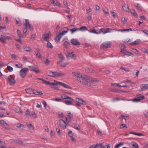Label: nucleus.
<instances>
[{
	"label": "nucleus",
	"instance_id": "f257e3e1",
	"mask_svg": "<svg viewBox=\"0 0 148 148\" xmlns=\"http://www.w3.org/2000/svg\"><path fill=\"white\" fill-rule=\"evenodd\" d=\"M75 76V78L81 83L87 86H96V83L98 82V80L95 78H93L89 76L85 75L84 76L82 73L75 72H73Z\"/></svg>",
	"mask_w": 148,
	"mask_h": 148
},
{
	"label": "nucleus",
	"instance_id": "f03ea898",
	"mask_svg": "<svg viewBox=\"0 0 148 148\" xmlns=\"http://www.w3.org/2000/svg\"><path fill=\"white\" fill-rule=\"evenodd\" d=\"M61 97L62 99H65V100L63 101V102L67 105H71L73 104V103L74 101L73 99L71 97H69L65 95H61Z\"/></svg>",
	"mask_w": 148,
	"mask_h": 148
},
{
	"label": "nucleus",
	"instance_id": "7ed1b4c3",
	"mask_svg": "<svg viewBox=\"0 0 148 148\" xmlns=\"http://www.w3.org/2000/svg\"><path fill=\"white\" fill-rule=\"evenodd\" d=\"M136 98H134L133 99H128V101H132L133 102H138L141 100L144 99L145 98L144 96L141 94H137L136 96Z\"/></svg>",
	"mask_w": 148,
	"mask_h": 148
},
{
	"label": "nucleus",
	"instance_id": "20e7f679",
	"mask_svg": "<svg viewBox=\"0 0 148 148\" xmlns=\"http://www.w3.org/2000/svg\"><path fill=\"white\" fill-rule=\"evenodd\" d=\"M28 70V69L27 68H24L20 70V74L21 77L24 78L26 76Z\"/></svg>",
	"mask_w": 148,
	"mask_h": 148
},
{
	"label": "nucleus",
	"instance_id": "39448f33",
	"mask_svg": "<svg viewBox=\"0 0 148 148\" xmlns=\"http://www.w3.org/2000/svg\"><path fill=\"white\" fill-rule=\"evenodd\" d=\"M6 79L8 80L11 85H13L16 83V81L14 77L12 75L9 76Z\"/></svg>",
	"mask_w": 148,
	"mask_h": 148
},
{
	"label": "nucleus",
	"instance_id": "423d86ee",
	"mask_svg": "<svg viewBox=\"0 0 148 148\" xmlns=\"http://www.w3.org/2000/svg\"><path fill=\"white\" fill-rule=\"evenodd\" d=\"M25 21V27L31 31L33 30H34V27L33 26L30 24L28 19H26Z\"/></svg>",
	"mask_w": 148,
	"mask_h": 148
},
{
	"label": "nucleus",
	"instance_id": "0eeeda50",
	"mask_svg": "<svg viewBox=\"0 0 148 148\" xmlns=\"http://www.w3.org/2000/svg\"><path fill=\"white\" fill-rule=\"evenodd\" d=\"M28 67L29 70L34 71L36 73H38L40 72V70L37 66L32 65L29 66Z\"/></svg>",
	"mask_w": 148,
	"mask_h": 148
},
{
	"label": "nucleus",
	"instance_id": "6e6552de",
	"mask_svg": "<svg viewBox=\"0 0 148 148\" xmlns=\"http://www.w3.org/2000/svg\"><path fill=\"white\" fill-rule=\"evenodd\" d=\"M38 79L41 80L43 81L45 84L47 85H51L53 86H55L56 85V81H54L55 82V83L52 82L51 83L50 82L47 81L43 79L40 78H38Z\"/></svg>",
	"mask_w": 148,
	"mask_h": 148
},
{
	"label": "nucleus",
	"instance_id": "1a4fd4ad",
	"mask_svg": "<svg viewBox=\"0 0 148 148\" xmlns=\"http://www.w3.org/2000/svg\"><path fill=\"white\" fill-rule=\"evenodd\" d=\"M110 32L109 28H101L100 29L99 32V34L103 33V34Z\"/></svg>",
	"mask_w": 148,
	"mask_h": 148
},
{
	"label": "nucleus",
	"instance_id": "9d476101",
	"mask_svg": "<svg viewBox=\"0 0 148 148\" xmlns=\"http://www.w3.org/2000/svg\"><path fill=\"white\" fill-rule=\"evenodd\" d=\"M111 45L110 42H107L103 43L101 45V47L103 48H107L110 47Z\"/></svg>",
	"mask_w": 148,
	"mask_h": 148
},
{
	"label": "nucleus",
	"instance_id": "9b49d317",
	"mask_svg": "<svg viewBox=\"0 0 148 148\" xmlns=\"http://www.w3.org/2000/svg\"><path fill=\"white\" fill-rule=\"evenodd\" d=\"M60 125L61 127L64 129L66 128L67 125L64 121L62 119H61L60 121Z\"/></svg>",
	"mask_w": 148,
	"mask_h": 148
},
{
	"label": "nucleus",
	"instance_id": "f8f14e48",
	"mask_svg": "<svg viewBox=\"0 0 148 148\" xmlns=\"http://www.w3.org/2000/svg\"><path fill=\"white\" fill-rule=\"evenodd\" d=\"M98 27L96 26L95 27H93L92 30H88V31L90 33H94L97 34H99V32H97V31L98 30Z\"/></svg>",
	"mask_w": 148,
	"mask_h": 148
},
{
	"label": "nucleus",
	"instance_id": "ddd939ff",
	"mask_svg": "<svg viewBox=\"0 0 148 148\" xmlns=\"http://www.w3.org/2000/svg\"><path fill=\"white\" fill-rule=\"evenodd\" d=\"M71 43L75 45H80V43L76 39L72 38L71 40Z\"/></svg>",
	"mask_w": 148,
	"mask_h": 148
},
{
	"label": "nucleus",
	"instance_id": "4468645a",
	"mask_svg": "<svg viewBox=\"0 0 148 148\" xmlns=\"http://www.w3.org/2000/svg\"><path fill=\"white\" fill-rule=\"evenodd\" d=\"M76 101L77 103H79L81 104L85 105L86 104V102L83 100L78 98L76 99Z\"/></svg>",
	"mask_w": 148,
	"mask_h": 148
},
{
	"label": "nucleus",
	"instance_id": "2eb2a0df",
	"mask_svg": "<svg viewBox=\"0 0 148 148\" xmlns=\"http://www.w3.org/2000/svg\"><path fill=\"white\" fill-rule=\"evenodd\" d=\"M47 74L48 76L51 77H55V72L49 71L47 72Z\"/></svg>",
	"mask_w": 148,
	"mask_h": 148
},
{
	"label": "nucleus",
	"instance_id": "dca6fc26",
	"mask_svg": "<svg viewBox=\"0 0 148 148\" xmlns=\"http://www.w3.org/2000/svg\"><path fill=\"white\" fill-rule=\"evenodd\" d=\"M132 51L135 53L138 56H139L141 55L140 52L137 49H136L132 48Z\"/></svg>",
	"mask_w": 148,
	"mask_h": 148
},
{
	"label": "nucleus",
	"instance_id": "f3484780",
	"mask_svg": "<svg viewBox=\"0 0 148 148\" xmlns=\"http://www.w3.org/2000/svg\"><path fill=\"white\" fill-rule=\"evenodd\" d=\"M62 36L63 35H62L61 33H59L57 35L55 38V41L56 42H57L60 41V39Z\"/></svg>",
	"mask_w": 148,
	"mask_h": 148
},
{
	"label": "nucleus",
	"instance_id": "a211bd4d",
	"mask_svg": "<svg viewBox=\"0 0 148 148\" xmlns=\"http://www.w3.org/2000/svg\"><path fill=\"white\" fill-rule=\"evenodd\" d=\"M51 34V33L50 32L46 33L43 35V37L44 38V40H47L49 37V35Z\"/></svg>",
	"mask_w": 148,
	"mask_h": 148
},
{
	"label": "nucleus",
	"instance_id": "6ab92c4d",
	"mask_svg": "<svg viewBox=\"0 0 148 148\" xmlns=\"http://www.w3.org/2000/svg\"><path fill=\"white\" fill-rule=\"evenodd\" d=\"M141 40L139 39H138L136 40L135 41L132 42L130 43L132 45H136L139 44Z\"/></svg>",
	"mask_w": 148,
	"mask_h": 148
},
{
	"label": "nucleus",
	"instance_id": "aec40b11",
	"mask_svg": "<svg viewBox=\"0 0 148 148\" xmlns=\"http://www.w3.org/2000/svg\"><path fill=\"white\" fill-rule=\"evenodd\" d=\"M44 62L46 65H48L50 64V61L48 57L46 58L45 57L44 58Z\"/></svg>",
	"mask_w": 148,
	"mask_h": 148
},
{
	"label": "nucleus",
	"instance_id": "412c9836",
	"mask_svg": "<svg viewBox=\"0 0 148 148\" xmlns=\"http://www.w3.org/2000/svg\"><path fill=\"white\" fill-rule=\"evenodd\" d=\"M122 8L123 10L126 12H127L129 10L128 6L125 4H124L122 5Z\"/></svg>",
	"mask_w": 148,
	"mask_h": 148
},
{
	"label": "nucleus",
	"instance_id": "4be33fe9",
	"mask_svg": "<svg viewBox=\"0 0 148 148\" xmlns=\"http://www.w3.org/2000/svg\"><path fill=\"white\" fill-rule=\"evenodd\" d=\"M33 94L36 95H42L43 94L41 91H38L36 90H34Z\"/></svg>",
	"mask_w": 148,
	"mask_h": 148
},
{
	"label": "nucleus",
	"instance_id": "5701e85b",
	"mask_svg": "<svg viewBox=\"0 0 148 148\" xmlns=\"http://www.w3.org/2000/svg\"><path fill=\"white\" fill-rule=\"evenodd\" d=\"M64 53L66 56L67 58H68L71 57V54L73 53V51L71 53H69L67 51H64Z\"/></svg>",
	"mask_w": 148,
	"mask_h": 148
},
{
	"label": "nucleus",
	"instance_id": "b1692460",
	"mask_svg": "<svg viewBox=\"0 0 148 148\" xmlns=\"http://www.w3.org/2000/svg\"><path fill=\"white\" fill-rule=\"evenodd\" d=\"M141 89L142 90L148 89L147 84H143L141 86Z\"/></svg>",
	"mask_w": 148,
	"mask_h": 148
},
{
	"label": "nucleus",
	"instance_id": "393cba45",
	"mask_svg": "<svg viewBox=\"0 0 148 148\" xmlns=\"http://www.w3.org/2000/svg\"><path fill=\"white\" fill-rule=\"evenodd\" d=\"M64 75V74L63 73L55 72V77H60Z\"/></svg>",
	"mask_w": 148,
	"mask_h": 148
},
{
	"label": "nucleus",
	"instance_id": "a878e982",
	"mask_svg": "<svg viewBox=\"0 0 148 148\" xmlns=\"http://www.w3.org/2000/svg\"><path fill=\"white\" fill-rule=\"evenodd\" d=\"M63 31H62V32L61 33H61V34H62V35H64L65 34L67 33L68 31V29L67 27H64L63 28Z\"/></svg>",
	"mask_w": 148,
	"mask_h": 148
},
{
	"label": "nucleus",
	"instance_id": "bb28decb",
	"mask_svg": "<svg viewBox=\"0 0 148 148\" xmlns=\"http://www.w3.org/2000/svg\"><path fill=\"white\" fill-rule=\"evenodd\" d=\"M122 83L125 84H128L130 83L131 84H135V82H133L131 80L128 79H126L125 80H124L123 81H122Z\"/></svg>",
	"mask_w": 148,
	"mask_h": 148
},
{
	"label": "nucleus",
	"instance_id": "cd10ccee",
	"mask_svg": "<svg viewBox=\"0 0 148 148\" xmlns=\"http://www.w3.org/2000/svg\"><path fill=\"white\" fill-rule=\"evenodd\" d=\"M121 47L123 48H121V52L122 53L125 54L126 51L125 49V45L124 44H122L121 45Z\"/></svg>",
	"mask_w": 148,
	"mask_h": 148
},
{
	"label": "nucleus",
	"instance_id": "c85d7f7f",
	"mask_svg": "<svg viewBox=\"0 0 148 148\" xmlns=\"http://www.w3.org/2000/svg\"><path fill=\"white\" fill-rule=\"evenodd\" d=\"M95 146H96V148H106V146H102L101 143L97 144L96 145H94Z\"/></svg>",
	"mask_w": 148,
	"mask_h": 148
},
{
	"label": "nucleus",
	"instance_id": "c756f323",
	"mask_svg": "<svg viewBox=\"0 0 148 148\" xmlns=\"http://www.w3.org/2000/svg\"><path fill=\"white\" fill-rule=\"evenodd\" d=\"M17 34L19 36V38L20 39L23 38V36L21 34V33L19 29L17 30Z\"/></svg>",
	"mask_w": 148,
	"mask_h": 148
},
{
	"label": "nucleus",
	"instance_id": "7c9ffc66",
	"mask_svg": "<svg viewBox=\"0 0 148 148\" xmlns=\"http://www.w3.org/2000/svg\"><path fill=\"white\" fill-rule=\"evenodd\" d=\"M131 13L133 15V16L136 18H137L138 15L137 14L135 10H132L131 12Z\"/></svg>",
	"mask_w": 148,
	"mask_h": 148
},
{
	"label": "nucleus",
	"instance_id": "2f4dec72",
	"mask_svg": "<svg viewBox=\"0 0 148 148\" xmlns=\"http://www.w3.org/2000/svg\"><path fill=\"white\" fill-rule=\"evenodd\" d=\"M25 90L26 92L28 93H29L30 94H33L34 90L29 88L26 89Z\"/></svg>",
	"mask_w": 148,
	"mask_h": 148
},
{
	"label": "nucleus",
	"instance_id": "473e14b6",
	"mask_svg": "<svg viewBox=\"0 0 148 148\" xmlns=\"http://www.w3.org/2000/svg\"><path fill=\"white\" fill-rule=\"evenodd\" d=\"M70 45V43L67 41H65L63 44L64 47L66 48H68Z\"/></svg>",
	"mask_w": 148,
	"mask_h": 148
},
{
	"label": "nucleus",
	"instance_id": "72a5a7b5",
	"mask_svg": "<svg viewBox=\"0 0 148 148\" xmlns=\"http://www.w3.org/2000/svg\"><path fill=\"white\" fill-rule=\"evenodd\" d=\"M79 30L82 31H86V30H88V28L85 26H82L80 27L79 29Z\"/></svg>",
	"mask_w": 148,
	"mask_h": 148
},
{
	"label": "nucleus",
	"instance_id": "f704fd0d",
	"mask_svg": "<svg viewBox=\"0 0 148 148\" xmlns=\"http://www.w3.org/2000/svg\"><path fill=\"white\" fill-rule=\"evenodd\" d=\"M16 24L19 25V26H21L22 25V23L20 20L19 18H16Z\"/></svg>",
	"mask_w": 148,
	"mask_h": 148
},
{
	"label": "nucleus",
	"instance_id": "c9c22d12",
	"mask_svg": "<svg viewBox=\"0 0 148 148\" xmlns=\"http://www.w3.org/2000/svg\"><path fill=\"white\" fill-rule=\"evenodd\" d=\"M62 86L63 87L65 88H68V89H71V87L69 86L67 84H64L63 83L62 85Z\"/></svg>",
	"mask_w": 148,
	"mask_h": 148
},
{
	"label": "nucleus",
	"instance_id": "e433bc0d",
	"mask_svg": "<svg viewBox=\"0 0 148 148\" xmlns=\"http://www.w3.org/2000/svg\"><path fill=\"white\" fill-rule=\"evenodd\" d=\"M73 128L78 130H80L79 125L77 123H75Z\"/></svg>",
	"mask_w": 148,
	"mask_h": 148
},
{
	"label": "nucleus",
	"instance_id": "4c0bfd02",
	"mask_svg": "<svg viewBox=\"0 0 148 148\" xmlns=\"http://www.w3.org/2000/svg\"><path fill=\"white\" fill-rule=\"evenodd\" d=\"M15 111L17 113H20L21 114L22 113V110H21V109L19 108H15Z\"/></svg>",
	"mask_w": 148,
	"mask_h": 148
},
{
	"label": "nucleus",
	"instance_id": "58836bf2",
	"mask_svg": "<svg viewBox=\"0 0 148 148\" xmlns=\"http://www.w3.org/2000/svg\"><path fill=\"white\" fill-rule=\"evenodd\" d=\"M136 7L138 9V11L140 12H141L142 11V8L140 7V4L139 3H137Z\"/></svg>",
	"mask_w": 148,
	"mask_h": 148
},
{
	"label": "nucleus",
	"instance_id": "ea45409f",
	"mask_svg": "<svg viewBox=\"0 0 148 148\" xmlns=\"http://www.w3.org/2000/svg\"><path fill=\"white\" fill-rule=\"evenodd\" d=\"M17 127L18 128H20L22 129L24 128V125L21 123H18L17 125Z\"/></svg>",
	"mask_w": 148,
	"mask_h": 148
},
{
	"label": "nucleus",
	"instance_id": "a19ab883",
	"mask_svg": "<svg viewBox=\"0 0 148 148\" xmlns=\"http://www.w3.org/2000/svg\"><path fill=\"white\" fill-rule=\"evenodd\" d=\"M27 125L29 130H34V127L31 124H27Z\"/></svg>",
	"mask_w": 148,
	"mask_h": 148
},
{
	"label": "nucleus",
	"instance_id": "79ce46f5",
	"mask_svg": "<svg viewBox=\"0 0 148 148\" xmlns=\"http://www.w3.org/2000/svg\"><path fill=\"white\" fill-rule=\"evenodd\" d=\"M132 146L133 148H139V146L138 144L135 142L132 144Z\"/></svg>",
	"mask_w": 148,
	"mask_h": 148
},
{
	"label": "nucleus",
	"instance_id": "37998d69",
	"mask_svg": "<svg viewBox=\"0 0 148 148\" xmlns=\"http://www.w3.org/2000/svg\"><path fill=\"white\" fill-rule=\"evenodd\" d=\"M47 47L48 48H53V46L49 42V41H48L47 42Z\"/></svg>",
	"mask_w": 148,
	"mask_h": 148
},
{
	"label": "nucleus",
	"instance_id": "c03bdc74",
	"mask_svg": "<svg viewBox=\"0 0 148 148\" xmlns=\"http://www.w3.org/2000/svg\"><path fill=\"white\" fill-rule=\"evenodd\" d=\"M14 142L16 144L23 145V142L19 140H15Z\"/></svg>",
	"mask_w": 148,
	"mask_h": 148
},
{
	"label": "nucleus",
	"instance_id": "a18cd8bd",
	"mask_svg": "<svg viewBox=\"0 0 148 148\" xmlns=\"http://www.w3.org/2000/svg\"><path fill=\"white\" fill-rule=\"evenodd\" d=\"M0 40L4 43H5L6 42V41L3 35H1V37H0Z\"/></svg>",
	"mask_w": 148,
	"mask_h": 148
},
{
	"label": "nucleus",
	"instance_id": "49530a36",
	"mask_svg": "<svg viewBox=\"0 0 148 148\" xmlns=\"http://www.w3.org/2000/svg\"><path fill=\"white\" fill-rule=\"evenodd\" d=\"M70 31L71 32V34H73L74 33L77 31L79 30V28L75 29L73 28L70 29Z\"/></svg>",
	"mask_w": 148,
	"mask_h": 148
},
{
	"label": "nucleus",
	"instance_id": "de8ad7c7",
	"mask_svg": "<svg viewBox=\"0 0 148 148\" xmlns=\"http://www.w3.org/2000/svg\"><path fill=\"white\" fill-rule=\"evenodd\" d=\"M7 69L10 72H11L13 71V68L10 66H8L7 67Z\"/></svg>",
	"mask_w": 148,
	"mask_h": 148
},
{
	"label": "nucleus",
	"instance_id": "09e8293b",
	"mask_svg": "<svg viewBox=\"0 0 148 148\" xmlns=\"http://www.w3.org/2000/svg\"><path fill=\"white\" fill-rule=\"evenodd\" d=\"M24 49L27 51L30 52L31 50V49L30 47L27 46L25 47L24 48Z\"/></svg>",
	"mask_w": 148,
	"mask_h": 148
},
{
	"label": "nucleus",
	"instance_id": "8fccbe9b",
	"mask_svg": "<svg viewBox=\"0 0 148 148\" xmlns=\"http://www.w3.org/2000/svg\"><path fill=\"white\" fill-rule=\"evenodd\" d=\"M124 145V144L123 143H120L119 144H118L115 146V148H119L120 147L123 146Z\"/></svg>",
	"mask_w": 148,
	"mask_h": 148
},
{
	"label": "nucleus",
	"instance_id": "3c124183",
	"mask_svg": "<svg viewBox=\"0 0 148 148\" xmlns=\"http://www.w3.org/2000/svg\"><path fill=\"white\" fill-rule=\"evenodd\" d=\"M0 123L3 126L7 125V123L5 122V121L3 120H1L0 121Z\"/></svg>",
	"mask_w": 148,
	"mask_h": 148
},
{
	"label": "nucleus",
	"instance_id": "603ef678",
	"mask_svg": "<svg viewBox=\"0 0 148 148\" xmlns=\"http://www.w3.org/2000/svg\"><path fill=\"white\" fill-rule=\"evenodd\" d=\"M124 128H127V127L126 125L124 124H121L120 126V128L121 129H123Z\"/></svg>",
	"mask_w": 148,
	"mask_h": 148
},
{
	"label": "nucleus",
	"instance_id": "864d4df0",
	"mask_svg": "<svg viewBox=\"0 0 148 148\" xmlns=\"http://www.w3.org/2000/svg\"><path fill=\"white\" fill-rule=\"evenodd\" d=\"M121 116L125 120H128L129 119V117L128 116H124L123 115H121Z\"/></svg>",
	"mask_w": 148,
	"mask_h": 148
},
{
	"label": "nucleus",
	"instance_id": "5fc2aeb1",
	"mask_svg": "<svg viewBox=\"0 0 148 148\" xmlns=\"http://www.w3.org/2000/svg\"><path fill=\"white\" fill-rule=\"evenodd\" d=\"M3 36L4 37V38H5V40H10L12 39V38L8 36Z\"/></svg>",
	"mask_w": 148,
	"mask_h": 148
},
{
	"label": "nucleus",
	"instance_id": "6e6d98bb",
	"mask_svg": "<svg viewBox=\"0 0 148 148\" xmlns=\"http://www.w3.org/2000/svg\"><path fill=\"white\" fill-rule=\"evenodd\" d=\"M68 117H69V119H70L73 116V114L70 111H68Z\"/></svg>",
	"mask_w": 148,
	"mask_h": 148
},
{
	"label": "nucleus",
	"instance_id": "4d7b16f0",
	"mask_svg": "<svg viewBox=\"0 0 148 148\" xmlns=\"http://www.w3.org/2000/svg\"><path fill=\"white\" fill-rule=\"evenodd\" d=\"M103 12H104L105 14H107L108 15H109V12L108 11V9L106 8H105L103 10Z\"/></svg>",
	"mask_w": 148,
	"mask_h": 148
},
{
	"label": "nucleus",
	"instance_id": "13d9d810",
	"mask_svg": "<svg viewBox=\"0 0 148 148\" xmlns=\"http://www.w3.org/2000/svg\"><path fill=\"white\" fill-rule=\"evenodd\" d=\"M111 86H117L118 87H122V86L121 85H119L117 83H114V84H111Z\"/></svg>",
	"mask_w": 148,
	"mask_h": 148
},
{
	"label": "nucleus",
	"instance_id": "bf43d9fd",
	"mask_svg": "<svg viewBox=\"0 0 148 148\" xmlns=\"http://www.w3.org/2000/svg\"><path fill=\"white\" fill-rule=\"evenodd\" d=\"M15 65L18 68H21L23 67V65L21 64H16Z\"/></svg>",
	"mask_w": 148,
	"mask_h": 148
},
{
	"label": "nucleus",
	"instance_id": "052dcab7",
	"mask_svg": "<svg viewBox=\"0 0 148 148\" xmlns=\"http://www.w3.org/2000/svg\"><path fill=\"white\" fill-rule=\"evenodd\" d=\"M137 30L141 32H144V33L146 34L147 35H148V31L147 30Z\"/></svg>",
	"mask_w": 148,
	"mask_h": 148
},
{
	"label": "nucleus",
	"instance_id": "680f3d73",
	"mask_svg": "<svg viewBox=\"0 0 148 148\" xmlns=\"http://www.w3.org/2000/svg\"><path fill=\"white\" fill-rule=\"evenodd\" d=\"M67 64L65 63L62 62V64H60V66L62 67H64L66 66Z\"/></svg>",
	"mask_w": 148,
	"mask_h": 148
},
{
	"label": "nucleus",
	"instance_id": "e2e57ef3",
	"mask_svg": "<svg viewBox=\"0 0 148 148\" xmlns=\"http://www.w3.org/2000/svg\"><path fill=\"white\" fill-rule=\"evenodd\" d=\"M31 115L33 116V117L36 118L37 117L35 113V112L34 111H32L31 113Z\"/></svg>",
	"mask_w": 148,
	"mask_h": 148
},
{
	"label": "nucleus",
	"instance_id": "0e129e2a",
	"mask_svg": "<svg viewBox=\"0 0 148 148\" xmlns=\"http://www.w3.org/2000/svg\"><path fill=\"white\" fill-rule=\"evenodd\" d=\"M7 125H5L3 126L5 128V129L6 130H8L10 129L9 125L8 124H7Z\"/></svg>",
	"mask_w": 148,
	"mask_h": 148
},
{
	"label": "nucleus",
	"instance_id": "69168bd1",
	"mask_svg": "<svg viewBox=\"0 0 148 148\" xmlns=\"http://www.w3.org/2000/svg\"><path fill=\"white\" fill-rule=\"evenodd\" d=\"M55 4L56 6H60L61 5V3L59 2L58 1H56V2H55Z\"/></svg>",
	"mask_w": 148,
	"mask_h": 148
},
{
	"label": "nucleus",
	"instance_id": "338daca9",
	"mask_svg": "<svg viewBox=\"0 0 148 148\" xmlns=\"http://www.w3.org/2000/svg\"><path fill=\"white\" fill-rule=\"evenodd\" d=\"M55 100L57 101H61L62 102H63V101L62 99L59 98H55Z\"/></svg>",
	"mask_w": 148,
	"mask_h": 148
},
{
	"label": "nucleus",
	"instance_id": "774afa93",
	"mask_svg": "<svg viewBox=\"0 0 148 148\" xmlns=\"http://www.w3.org/2000/svg\"><path fill=\"white\" fill-rule=\"evenodd\" d=\"M68 134L70 137L73 135V132L72 131H70L68 132Z\"/></svg>",
	"mask_w": 148,
	"mask_h": 148
}]
</instances>
